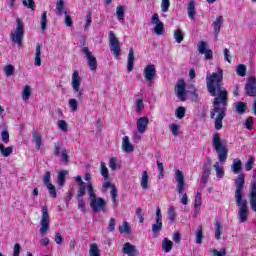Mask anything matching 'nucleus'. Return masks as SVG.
I'll use <instances>...</instances> for the list:
<instances>
[{"mask_svg": "<svg viewBox=\"0 0 256 256\" xmlns=\"http://www.w3.org/2000/svg\"><path fill=\"white\" fill-rule=\"evenodd\" d=\"M206 87L211 97H214V108L210 112V119H215L214 127L216 131H221L223 119L227 115V103H229V92L223 87V69L218 68L217 72L207 74ZM216 113L218 115L215 118Z\"/></svg>", "mask_w": 256, "mask_h": 256, "instance_id": "f257e3e1", "label": "nucleus"}, {"mask_svg": "<svg viewBox=\"0 0 256 256\" xmlns=\"http://www.w3.org/2000/svg\"><path fill=\"white\" fill-rule=\"evenodd\" d=\"M235 202L239 207L238 219L240 223L247 222L249 218V207L247 206V199L243 198V187H245V174H239L235 179Z\"/></svg>", "mask_w": 256, "mask_h": 256, "instance_id": "f03ea898", "label": "nucleus"}, {"mask_svg": "<svg viewBox=\"0 0 256 256\" xmlns=\"http://www.w3.org/2000/svg\"><path fill=\"white\" fill-rule=\"evenodd\" d=\"M87 192L90 199V207L94 213H106L107 212V201L102 197L97 198L95 194V188L92 183L86 185Z\"/></svg>", "mask_w": 256, "mask_h": 256, "instance_id": "7ed1b4c3", "label": "nucleus"}, {"mask_svg": "<svg viewBox=\"0 0 256 256\" xmlns=\"http://www.w3.org/2000/svg\"><path fill=\"white\" fill-rule=\"evenodd\" d=\"M212 145L218 155L220 163H225V161H227L229 149H227V145H223L221 142V135L219 133H215L213 135Z\"/></svg>", "mask_w": 256, "mask_h": 256, "instance_id": "20e7f679", "label": "nucleus"}, {"mask_svg": "<svg viewBox=\"0 0 256 256\" xmlns=\"http://www.w3.org/2000/svg\"><path fill=\"white\" fill-rule=\"evenodd\" d=\"M23 37H25V24L21 18L16 19V29L11 33L10 39L16 43L18 47H23Z\"/></svg>", "mask_w": 256, "mask_h": 256, "instance_id": "39448f33", "label": "nucleus"}, {"mask_svg": "<svg viewBox=\"0 0 256 256\" xmlns=\"http://www.w3.org/2000/svg\"><path fill=\"white\" fill-rule=\"evenodd\" d=\"M175 179L178 183L176 191H178L179 196L182 195L181 203L182 205H187L189 203V197L185 192V177L183 176V172L181 170L175 171Z\"/></svg>", "mask_w": 256, "mask_h": 256, "instance_id": "423d86ee", "label": "nucleus"}, {"mask_svg": "<svg viewBox=\"0 0 256 256\" xmlns=\"http://www.w3.org/2000/svg\"><path fill=\"white\" fill-rule=\"evenodd\" d=\"M51 218L49 217V209L47 206H42V217L40 220V235H47L49 229H51Z\"/></svg>", "mask_w": 256, "mask_h": 256, "instance_id": "0eeeda50", "label": "nucleus"}, {"mask_svg": "<svg viewBox=\"0 0 256 256\" xmlns=\"http://www.w3.org/2000/svg\"><path fill=\"white\" fill-rule=\"evenodd\" d=\"M53 155L54 157H62L64 165H69V153L67 148L63 147V142L58 141L54 144Z\"/></svg>", "mask_w": 256, "mask_h": 256, "instance_id": "6e6552de", "label": "nucleus"}, {"mask_svg": "<svg viewBox=\"0 0 256 256\" xmlns=\"http://www.w3.org/2000/svg\"><path fill=\"white\" fill-rule=\"evenodd\" d=\"M109 45L112 55H114L116 59H119V57H121V46L119 39H117L113 31L109 32Z\"/></svg>", "mask_w": 256, "mask_h": 256, "instance_id": "1a4fd4ad", "label": "nucleus"}, {"mask_svg": "<svg viewBox=\"0 0 256 256\" xmlns=\"http://www.w3.org/2000/svg\"><path fill=\"white\" fill-rule=\"evenodd\" d=\"M65 9V1L63 0H57L56 2V15H58V17H61V15H65V20L64 23L66 25V27H73V19L71 18V15H69V13H67V11H63Z\"/></svg>", "mask_w": 256, "mask_h": 256, "instance_id": "9d476101", "label": "nucleus"}, {"mask_svg": "<svg viewBox=\"0 0 256 256\" xmlns=\"http://www.w3.org/2000/svg\"><path fill=\"white\" fill-rule=\"evenodd\" d=\"M72 89L74 93H78V100L83 101V90H81V76L78 71H74L72 74Z\"/></svg>", "mask_w": 256, "mask_h": 256, "instance_id": "9b49d317", "label": "nucleus"}, {"mask_svg": "<svg viewBox=\"0 0 256 256\" xmlns=\"http://www.w3.org/2000/svg\"><path fill=\"white\" fill-rule=\"evenodd\" d=\"M43 184L47 187L49 194L53 199L57 197V188L51 183V172L47 171L43 176Z\"/></svg>", "mask_w": 256, "mask_h": 256, "instance_id": "f8f14e48", "label": "nucleus"}, {"mask_svg": "<svg viewBox=\"0 0 256 256\" xmlns=\"http://www.w3.org/2000/svg\"><path fill=\"white\" fill-rule=\"evenodd\" d=\"M82 53L85 55L88 61V67L90 71H97V58L93 56V53L89 51L88 47L82 48Z\"/></svg>", "mask_w": 256, "mask_h": 256, "instance_id": "ddd939ff", "label": "nucleus"}, {"mask_svg": "<svg viewBox=\"0 0 256 256\" xmlns=\"http://www.w3.org/2000/svg\"><path fill=\"white\" fill-rule=\"evenodd\" d=\"M157 77V69L155 68V64H149L144 68V79L148 83H152L153 79Z\"/></svg>", "mask_w": 256, "mask_h": 256, "instance_id": "4468645a", "label": "nucleus"}, {"mask_svg": "<svg viewBox=\"0 0 256 256\" xmlns=\"http://www.w3.org/2000/svg\"><path fill=\"white\" fill-rule=\"evenodd\" d=\"M175 93L180 101H186L187 91L185 89V81L183 79L178 81L175 88Z\"/></svg>", "mask_w": 256, "mask_h": 256, "instance_id": "2eb2a0df", "label": "nucleus"}, {"mask_svg": "<svg viewBox=\"0 0 256 256\" xmlns=\"http://www.w3.org/2000/svg\"><path fill=\"white\" fill-rule=\"evenodd\" d=\"M163 229V215L161 214V208H156V223L152 225V232L159 233Z\"/></svg>", "mask_w": 256, "mask_h": 256, "instance_id": "dca6fc26", "label": "nucleus"}, {"mask_svg": "<svg viewBox=\"0 0 256 256\" xmlns=\"http://www.w3.org/2000/svg\"><path fill=\"white\" fill-rule=\"evenodd\" d=\"M245 90H246L247 95H249V97H255L256 96V80H255V77H250L248 79V82L245 85Z\"/></svg>", "mask_w": 256, "mask_h": 256, "instance_id": "f3484780", "label": "nucleus"}, {"mask_svg": "<svg viewBox=\"0 0 256 256\" xmlns=\"http://www.w3.org/2000/svg\"><path fill=\"white\" fill-rule=\"evenodd\" d=\"M136 126L140 135H143L149 126V118L147 116L139 118L136 122Z\"/></svg>", "mask_w": 256, "mask_h": 256, "instance_id": "a211bd4d", "label": "nucleus"}, {"mask_svg": "<svg viewBox=\"0 0 256 256\" xmlns=\"http://www.w3.org/2000/svg\"><path fill=\"white\" fill-rule=\"evenodd\" d=\"M122 253H124V255H128V256H138L139 252H137V248H135V245L126 242L123 245L122 248Z\"/></svg>", "mask_w": 256, "mask_h": 256, "instance_id": "6ab92c4d", "label": "nucleus"}, {"mask_svg": "<svg viewBox=\"0 0 256 256\" xmlns=\"http://www.w3.org/2000/svg\"><path fill=\"white\" fill-rule=\"evenodd\" d=\"M135 147H133V144L129 141L128 136H124L122 138V150L124 153H133Z\"/></svg>", "mask_w": 256, "mask_h": 256, "instance_id": "aec40b11", "label": "nucleus"}, {"mask_svg": "<svg viewBox=\"0 0 256 256\" xmlns=\"http://www.w3.org/2000/svg\"><path fill=\"white\" fill-rule=\"evenodd\" d=\"M135 69V52L133 48H130L128 53V61H127V71L131 73Z\"/></svg>", "mask_w": 256, "mask_h": 256, "instance_id": "412c9836", "label": "nucleus"}, {"mask_svg": "<svg viewBox=\"0 0 256 256\" xmlns=\"http://www.w3.org/2000/svg\"><path fill=\"white\" fill-rule=\"evenodd\" d=\"M250 206L252 211L256 213V184L253 183L250 189Z\"/></svg>", "mask_w": 256, "mask_h": 256, "instance_id": "4be33fe9", "label": "nucleus"}, {"mask_svg": "<svg viewBox=\"0 0 256 256\" xmlns=\"http://www.w3.org/2000/svg\"><path fill=\"white\" fill-rule=\"evenodd\" d=\"M242 169H243V162H241V159L239 158L234 159L231 165L232 173H234V175H239Z\"/></svg>", "mask_w": 256, "mask_h": 256, "instance_id": "5701e85b", "label": "nucleus"}, {"mask_svg": "<svg viewBox=\"0 0 256 256\" xmlns=\"http://www.w3.org/2000/svg\"><path fill=\"white\" fill-rule=\"evenodd\" d=\"M187 13H188L189 19H191V21H195V15H197V12L195 11V1L190 0L188 2Z\"/></svg>", "mask_w": 256, "mask_h": 256, "instance_id": "b1692460", "label": "nucleus"}, {"mask_svg": "<svg viewBox=\"0 0 256 256\" xmlns=\"http://www.w3.org/2000/svg\"><path fill=\"white\" fill-rule=\"evenodd\" d=\"M223 16H220L216 19V21L213 22V27H214V33L215 37H219V33L221 32V27H223Z\"/></svg>", "mask_w": 256, "mask_h": 256, "instance_id": "393cba45", "label": "nucleus"}, {"mask_svg": "<svg viewBox=\"0 0 256 256\" xmlns=\"http://www.w3.org/2000/svg\"><path fill=\"white\" fill-rule=\"evenodd\" d=\"M67 175H69V171L67 170L58 171L57 182L59 187H63L65 185Z\"/></svg>", "mask_w": 256, "mask_h": 256, "instance_id": "a878e982", "label": "nucleus"}, {"mask_svg": "<svg viewBox=\"0 0 256 256\" xmlns=\"http://www.w3.org/2000/svg\"><path fill=\"white\" fill-rule=\"evenodd\" d=\"M32 141L36 144V149L39 151L41 149V145H43V139L41 138V133L35 130L32 134Z\"/></svg>", "mask_w": 256, "mask_h": 256, "instance_id": "bb28decb", "label": "nucleus"}, {"mask_svg": "<svg viewBox=\"0 0 256 256\" xmlns=\"http://www.w3.org/2000/svg\"><path fill=\"white\" fill-rule=\"evenodd\" d=\"M140 185L142 189H144V191H147V189H149V174H147V171L142 172Z\"/></svg>", "mask_w": 256, "mask_h": 256, "instance_id": "cd10ccee", "label": "nucleus"}, {"mask_svg": "<svg viewBox=\"0 0 256 256\" xmlns=\"http://www.w3.org/2000/svg\"><path fill=\"white\" fill-rule=\"evenodd\" d=\"M34 65L36 67H41V44L39 43L36 44Z\"/></svg>", "mask_w": 256, "mask_h": 256, "instance_id": "c85d7f7f", "label": "nucleus"}, {"mask_svg": "<svg viewBox=\"0 0 256 256\" xmlns=\"http://www.w3.org/2000/svg\"><path fill=\"white\" fill-rule=\"evenodd\" d=\"M162 249L164 253H169L173 249V242L168 238H164L162 241Z\"/></svg>", "mask_w": 256, "mask_h": 256, "instance_id": "c756f323", "label": "nucleus"}, {"mask_svg": "<svg viewBox=\"0 0 256 256\" xmlns=\"http://www.w3.org/2000/svg\"><path fill=\"white\" fill-rule=\"evenodd\" d=\"M221 235H223V226L221 225V222L217 221L215 224V239H216V241H219V239H221Z\"/></svg>", "mask_w": 256, "mask_h": 256, "instance_id": "7c9ffc66", "label": "nucleus"}, {"mask_svg": "<svg viewBox=\"0 0 256 256\" xmlns=\"http://www.w3.org/2000/svg\"><path fill=\"white\" fill-rule=\"evenodd\" d=\"M177 219V212H175V207L170 206L168 208V220L170 221V223H175Z\"/></svg>", "mask_w": 256, "mask_h": 256, "instance_id": "2f4dec72", "label": "nucleus"}, {"mask_svg": "<svg viewBox=\"0 0 256 256\" xmlns=\"http://www.w3.org/2000/svg\"><path fill=\"white\" fill-rule=\"evenodd\" d=\"M195 237L197 245H201L203 243V226H198Z\"/></svg>", "mask_w": 256, "mask_h": 256, "instance_id": "473e14b6", "label": "nucleus"}, {"mask_svg": "<svg viewBox=\"0 0 256 256\" xmlns=\"http://www.w3.org/2000/svg\"><path fill=\"white\" fill-rule=\"evenodd\" d=\"M0 153L3 157H9L13 153V147L5 148V145L0 143Z\"/></svg>", "mask_w": 256, "mask_h": 256, "instance_id": "72a5a7b5", "label": "nucleus"}, {"mask_svg": "<svg viewBox=\"0 0 256 256\" xmlns=\"http://www.w3.org/2000/svg\"><path fill=\"white\" fill-rule=\"evenodd\" d=\"M101 170L100 173L102 177H104V181H109V169L107 168V165H105V162H101Z\"/></svg>", "mask_w": 256, "mask_h": 256, "instance_id": "f704fd0d", "label": "nucleus"}, {"mask_svg": "<svg viewBox=\"0 0 256 256\" xmlns=\"http://www.w3.org/2000/svg\"><path fill=\"white\" fill-rule=\"evenodd\" d=\"M236 73L239 77H245L247 75V66L245 64H239L236 67Z\"/></svg>", "mask_w": 256, "mask_h": 256, "instance_id": "c9c22d12", "label": "nucleus"}, {"mask_svg": "<svg viewBox=\"0 0 256 256\" xmlns=\"http://www.w3.org/2000/svg\"><path fill=\"white\" fill-rule=\"evenodd\" d=\"M202 177H208L211 175V160L208 163L204 164L202 167Z\"/></svg>", "mask_w": 256, "mask_h": 256, "instance_id": "e433bc0d", "label": "nucleus"}, {"mask_svg": "<svg viewBox=\"0 0 256 256\" xmlns=\"http://www.w3.org/2000/svg\"><path fill=\"white\" fill-rule=\"evenodd\" d=\"M214 169L216 171V177L218 179H221L225 176V170H223V167L219 166V162H216L214 164Z\"/></svg>", "mask_w": 256, "mask_h": 256, "instance_id": "4c0bfd02", "label": "nucleus"}, {"mask_svg": "<svg viewBox=\"0 0 256 256\" xmlns=\"http://www.w3.org/2000/svg\"><path fill=\"white\" fill-rule=\"evenodd\" d=\"M4 73L6 77H13L15 75V66L11 64L4 66Z\"/></svg>", "mask_w": 256, "mask_h": 256, "instance_id": "58836bf2", "label": "nucleus"}, {"mask_svg": "<svg viewBox=\"0 0 256 256\" xmlns=\"http://www.w3.org/2000/svg\"><path fill=\"white\" fill-rule=\"evenodd\" d=\"M236 111L239 113V115H243V113H245V111H247V103L237 102L236 103Z\"/></svg>", "mask_w": 256, "mask_h": 256, "instance_id": "ea45409f", "label": "nucleus"}, {"mask_svg": "<svg viewBox=\"0 0 256 256\" xmlns=\"http://www.w3.org/2000/svg\"><path fill=\"white\" fill-rule=\"evenodd\" d=\"M40 29L45 31L47 29V11H44L41 15Z\"/></svg>", "mask_w": 256, "mask_h": 256, "instance_id": "a19ab883", "label": "nucleus"}, {"mask_svg": "<svg viewBox=\"0 0 256 256\" xmlns=\"http://www.w3.org/2000/svg\"><path fill=\"white\" fill-rule=\"evenodd\" d=\"M30 97H31V86L26 85L22 92V99L24 101H29Z\"/></svg>", "mask_w": 256, "mask_h": 256, "instance_id": "79ce46f5", "label": "nucleus"}, {"mask_svg": "<svg viewBox=\"0 0 256 256\" xmlns=\"http://www.w3.org/2000/svg\"><path fill=\"white\" fill-rule=\"evenodd\" d=\"M116 16L119 21H123V19H125V8L123 6H117Z\"/></svg>", "mask_w": 256, "mask_h": 256, "instance_id": "37998d69", "label": "nucleus"}, {"mask_svg": "<svg viewBox=\"0 0 256 256\" xmlns=\"http://www.w3.org/2000/svg\"><path fill=\"white\" fill-rule=\"evenodd\" d=\"M154 33L156 35H163L165 33L163 22H159L158 24H155Z\"/></svg>", "mask_w": 256, "mask_h": 256, "instance_id": "c03bdc74", "label": "nucleus"}, {"mask_svg": "<svg viewBox=\"0 0 256 256\" xmlns=\"http://www.w3.org/2000/svg\"><path fill=\"white\" fill-rule=\"evenodd\" d=\"M174 39H175L176 43H182L183 39H185V36L183 35V31L182 30H176L174 32Z\"/></svg>", "mask_w": 256, "mask_h": 256, "instance_id": "a18cd8bd", "label": "nucleus"}, {"mask_svg": "<svg viewBox=\"0 0 256 256\" xmlns=\"http://www.w3.org/2000/svg\"><path fill=\"white\" fill-rule=\"evenodd\" d=\"M22 5H24V7H27V9H31V11H35L34 0H22Z\"/></svg>", "mask_w": 256, "mask_h": 256, "instance_id": "49530a36", "label": "nucleus"}, {"mask_svg": "<svg viewBox=\"0 0 256 256\" xmlns=\"http://www.w3.org/2000/svg\"><path fill=\"white\" fill-rule=\"evenodd\" d=\"M120 233H126V235L131 234V227H129V223L123 222L122 227L119 228Z\"/></svg>", "mask_w": 256, "mask_h": 256, "instance_id": "de8ad7c7", "label": "nucleus"}, {"mask_svg": "<svg viewBox=\"0 0 256 256\" xmlns=\"http://www.w3.org/2000/svg\"><path fill=\"white\" fill-rule=\"evenodd\" d=\"M68 105L71 109V111L75 112L79 109V104L77 103V100L75 98H71L68 102Z\"/></svg>", "mask_w": 256, "mask_h": 256, "instance_id": "09e8293b", "label": "nucleus"}, {"mask_svg": "<svg viewBox=\"0 0 256 256\" xmlns=\"http://www.w3.org/2000/svg\"><path fill=\"white\" fill-rule=\"evenodd\" d=\"M92 21H93L92 14H91V12H88L86 14V24L84 26V31H87L89 29V27H91Z\"/></svg>", "mask_w": 256, "mask_h": 256, "instance_id": "8fccbe9b", "label": "nucleus"}, {"mask_svg": "<svg viewBox=\"0 0 256 256\" xmlns=\"http://www.w3.org/2000/svg\"><path fill=\"white\" fill-rule=\"evenodd\" d=\"M90 256H100L99 246H97L95 243L90 245Z\"/></svg>", "mask_w": 256, "mask_h": 256, "instance_id": "3c124183", "label": "nucleus"}, {"mask_svg": "<svg viewBox=\"0 0 256 256\" xmlns=\"http://www.w3.org/2000/svg\"><path fill=\"white\" fill-rule=\"evenodd\" d=\"M186 109L183 106H180L176 109V117L178 119H183L185 117Z\"/></svg>", "mask_w": 256, "mask_h": 256, "instance_id": "603ef678", "label": "nucleus"}, {"mask_svg": "<svg viewBox=\"0 0 256 256\" xmlns=\"http://www.w3.org/2000/svg\"><path fill=\"white\" fill-rule=\"evenodd\" d=\"M117 157H112L109 160V167L111 169V171H117Z\"/></svg>", "mask_w": 256, "mask_h": 256, "instance_id": "864d4df0", "label": "nucleus"}, {"mask_svg": "<svg viewBox=\"0 0 256 256\" xmlns=\"http://www.w3.org/2000/svg\"><path fill=\"white\" fill-rule=\"evenodd\" d=\"M170 5H171V2L169 0H162V3H161L162 12L167 13V11H169Z\"/></svg>", "mask_w": 256, "mask_h": 256, "instance_id": "5fc2aeb1", "label": "nucleus"}, {"mask_svg": "<svg viewBox=\"0 0 256 256\" xmlns=\"http://www.w3.org/2000/svg\"><path fill=\"white\" fill-rule=\"evenodd\" d=\"M198 51L200 55H203L207 51V42L202 41L198 43Z\"/></svg>", "mask_w": 256, "mask_h": 256, "instance_id": "6e6d98bb", "label": "nucleus"}, {"mask_svg": "<svg viewBox=\"0 0 256 256\" xmlns=\"http://www.w3.org/2000/svg\"><path fill=\"white\" fill-rule=\"evenodd\" d=\"M87 186H79V191L76 194V199H83L85 197V190Z\"/></svg>", "mask_w": 256, "mask_h": 256, "instance_id": "4d7b16f0", "label": "nucleus"}, {"mask_svg": "<svg viewBox=\"0 0 256 256\" xmlns=\"http://www.w3.org/2000/svg\"><path fill=\"white\" fill-rule=\"evenodd\" d=\"M58 127L61 131H64V133L67 132L69 129V126L67 125V122L65 120H59Z\"/></svg>", "mask_w": 256, "mask_h": 256, "instance_id": "13d9d810", "label": "nucleus"}, {"mask_svg": "<svg viewBox=\"0 0 256 256\" xmlns=\"http://www.w3.org/2000/svg\"><path fill=\"white\" fill-rule=\"evenodd\" d=\"M136 215L137 217H139L140 223H143L145 221V212H143V209H141V207H138L136 209Z\"/></svg>", "mask_w": 256, "mask_h": 256, "instance_id": "bf43d9fd", "label": "nucleus"}, {"mask_svg": "<svg viewBox=\"0 0 256 256\" xmlns=\"http://www.w3.org/2000/svg\"><path fill=\"white\" fill-rule=\"evenodd\" d=\"M253 163H255V159L250 156L248 161L245 163L246 171H251V169H253Z\"/></svg>", "mask_w": 256, "mask_h": 256, "instance_id": "052dcab7", "label": "nucleus"}, {"mask_svg": "<svg viewBox=\"0 0 256 256\" xmlns=\"http://www.w3.org/2000/svg\"><path fill=\"white\" fill-rule=\"evenodd\" d=\"M170 131L174 137H177L179 135V125L177 124H171L170 125Z\"/></svg>", "mask_w": 256, "mask_h": 256, "instance_id": "680f3d73", "label": "nucleus"}, {"mask_svg": "<svg viewBox=\"0 0 256 256\" xmlns=\"http://www.w3.org/2000/svg\"><path fill=\"white\" fill-rule=\"evenodd\" d=\"M201 205H202L201 192H198L195 197L194 208L197 209L198 207H201Z\"/></svg>", "mask_w": 256, "mask_h": 256, "instance_id": "e2e57ef3", "label": "nucleus"}, {"mask_svg": "<svg viewBox=\"0 0 256 256\" xmlns=\"http://www.w3.org/2000/svg\"><path fill=\"white\" fill-rule=\"evenodd\" d=\"M110 193H111V197H112L113 203H116L117 202L118 194H117V187L115 185H112Z\"/></svg>", "mask_w": 256, "mask_h": 256, "instance_id": "0e129e2a", "label": "nucleus"}, {"mask_svg": "<svg viewBox=\"0 0 256 256\" xmlns=\"http://www.w3.org/2000/svg\"><path fill=\"white\" fill-rule=\"evenodd\" d=\"M212 253L214 256H226L227 250L225 248H223L221 251L214 249L212 250Z\"/></svg>", "mask_w": 256, "mask_h": 256, "instance_id": "69168bd1", "label": "nucleus"}, {"mask_svg": "<svg viewBox=\"0 0 256 256\" xmlns=\"http://www.w3.org/2000/svg\"><path fill=\"white\" fill-rule=\"evenodd\" d=\"M1 138L4 143L6 144L9 143V131L7 130L2 131Z\"/></svg>", "mask_w": 256, "mask_h": 256, "instance_id": "338daca9", "label": "nucleus"}, {"mask_svg": "<svg viewBox=\"0 0 256 256\" xmlns=\"http://www.w3.org/2000/svg\"><path fill=\"white\" fill-rule=\"evenodd\" d=\"M21 255V244L16 243L14 245V252H13V256H19Z\"/></svg>", "mask_w": 256, "mask_h": 256, "instance_id": "774afa93", "label": "nucleus"}]
</instances>
